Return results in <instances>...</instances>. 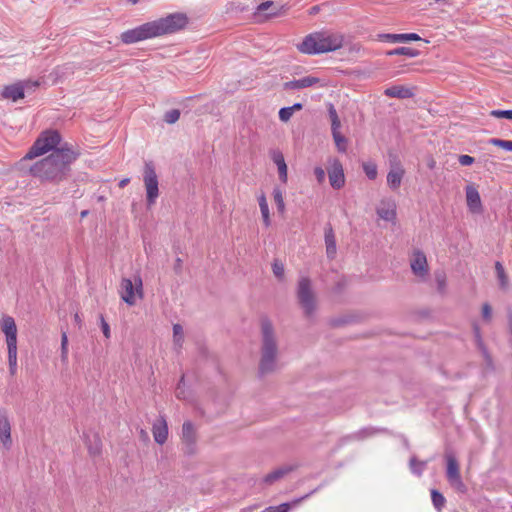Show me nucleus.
Returning a JSON list of instances; mask_svg holds the SVG:
<instances>
[{
    "instance_id": "nucleus-14",
    "label": "nucleus",
    "mask_w": 512,
    "mask_h": 512,
    "mask_svg": "<svg viewBox=\"0 0 512 512\" xmlns=\"http://www.w3.org/2000/svg\"><path fill=\"white\" fill-rule=\"evenodd\" d=\"M379 218L394 222L396 219V202L392 197L383 198L376 208Z\"/></svg>"
},
{
    "instance_id": "nucleus-57",
    "label": "nucleus",
    "mask_w": 512,
    "mask_h": 512,
    "mask_svg": "<svg viewBox=\"0 0 512 512\" xmlns=\"http://www.w3.org/2000/svg\"><path fill=\"white\" fill-rule=\"evenodd\" d=\"M294 113L295 111H299L303 108V105L301 103H295L292 106H289Z\"/></svg>"
},
{
    "instance_id": "nucleus-12",
    "label": "nucleus",
    "mask_w": 512,
    "mask_h": 512,
    "mask_svg": "<svg viewBox=\"0 0 512 512\" xmlns=\"http://www.w3.org/2000/svg\"><path fill=\"white\" fill-rule=\"evenodd\" d=\"M465 194L468 210L473 214H481L483 212L482 201L474 184L465 187Z\"/></svg>"
},
{
    "instance_id": "nucleus-59",
    "label": "nucleus",
    "mask_w": 512,
    "mask_h": 512,
    "mask_svg": "<svg viewBox=\"0 0 512 512\" xmlns=\"http://www.w3.org/2000/svg\"><path fill=\"white\" fill-rule=\"evenodd\" d=\"M140 0H128V2L132 5H135L139 2Z\"/></svg>"
},
{
    "instance_id": "nucleus-21",
    "label": "nucleus",
    "mask_w": 512,
    "mask_h": 512,
    "mask_svg": "<svg viewBox=\"0 0 512 512\" xmlns=\"http://www.w3.org/2000/svg\"><path fill=\"white\" fill-rule=\"evenodd\" d=\"M154 440L158 444H164L168 437V426L165 418L160 416V418L153 424L152 428Z\"/></svg>"
},
{
    "instance_id": "nucleus-64",
    "label": "nucleus",
    "mask_w": 512,
    "mask_h": 512,
    "mask_svg": "<svg viewBox=\"0 0 512 512\" xmlns=\"http://www.w3.org/2000/svg\"><path fill=\"white\" fill-rule=\"evenodd\" d=\"M144 434H145V431L141 430V436H144Z\"/></svg>"
},
{
    "instance_id": "nucleus-9",
    "label": "nucleus",
    "mask_w": 512,
    "mask_h": 512,
    "mask_svg": "<svg viewBox=\"0 0 512 512\" xmlns=\"http://www.w3.org/2000/svg\"><path fill=\"white\" fill-rule=\"evenodd\" d=\"M39 85L38 82L23 81L17 82L11 85H7L2 90V97L4 99L12 100L13 102L24 98L25 91L36 88Z\"/></svg>"
},
{
    "instance_id": "nucleus-23",
    "label": "nucleus",
    "mask_w": 512,
    "mask_h": 512,
    "mask_svg": "<svg viewBox=\"0 0 512 512\" xmlns=\"http://www.w3.org/2000/svg\"><path fill=\"white\" fill-rule=\"evenodd\" d=\"M271 159L273 160V162L276 164V166L278 168L279 179L283 183H286L287 177H288V175H287L288 169H287V165H286V162H285L282 152L279 150H273L271 152Z\"/></svg>"
},
{
    "instance_id": "nucleus-45",
    "label": "nucleus",
    "mask_w": 512,
    "mask_h": 512,
    "mask_svg": "<svg viewBox=\"0 0 512 512\" xmlns=\"http://www.w3.org/2000/svg\"><path fill=\"white\" fill-rule=\"evenodd\" d=\"M374 431L375 430L371 427L363 428L360 431H358L357 433H354V440L355 439L363 440V439L369 437L370 435H372L374 433Z\"/></svg>"
},
{
    "instance_id": "nucleus-43",
    "label": "nucleus",
    "mask_w": 512,
    "mask_h": 512,
    "mask_svg": "<svg viewBox=\"0 0 512 512\" xmlns=\"http://www.w3.org/2000/svg\"><path fill=\"white\" fill-rule=\"evenodd\" d=\"M435 280L437 284V289L439 292L443 293L446 289V277L443 273H436Z\"/></svg>"
},
{
    "instance_id": "nucleus-46",
    "label": "nucleus",
    "mask_w": 512,
    "mask_h": 512,
    "mask_svg": "<svg viewBox=\"0 0 512 512\" xmlns=\"http://www.w3.org/2000/svg\"><path fill=\"white\" fill-rule=\"evenodd\" d=\"M292 115H293V112L289 106L283 107L279 110V119L282 122H288L291 119Z\"/></svg>"
},
{
    "instance_id": "nucleus-19",
    "label": "nucleus",
    "mask_w": 512,
    "mask_h": 512,
    "mask_svg": "<svg viewBox=\"0 0 512 512\" xmlns=\"http://www.w3.org/2000/svg\"><path fill=\"white\" fill-rule=\"evenodd\" d=\"M182 440L186 445V452H193V445L196 441V432L194 425L191 421H186L182 426Z\"/></svg>"
},
{
    "instance_id": "nucleus-24",
    "label": "nucleus",
    "mask_w": 512,
    "mask_h": 512,
    "mask_svg": "<svg viewBox=\"0 0 512 512\" xmlns=\"http://www.w3.org/2000/svg\"><path fill=\"white\" fill-rule=\"evenodd\" d=\"M325 246L326 255L329 259H334L337 253L335 234L330 225L325 227Z\"/></svg>"
},
{
    "instance_id": "nucleus-13",
    "label": "nucleus",
    "mask_w": 512,
    "mask_h": 512,
    "mask_svg": "<svg viewBox=\"0 0 512 512\" xmlns=\"http://www.w3.org/2000/svg\"><path fill=\"white\" fill-rule=\"evenodd\" d=\"M328 176L330 185L334 189L341 188L345 183L343 166L337 159H332L330 161V167L328 169Z\"/></svg>"
},
{
    "instance_id": "nucleus-32",
    "label": "nucleus",
    "mask_w": 512,
    "mask_h": 512,
    "mask_svg": "<svg viewBox=\"0 0 512 512\" xmlns=\"http://www.w3.org/2000/svg\"><path fill=\"white\" fill-rule=\"evenodd\" d=\"M495 270H496V274H497V278H498L500 287L505 289L508 285V278L505 273L503 265L498 261L495 263Z\"/></svg>"
},
{
    "instance_id": "nucleus-37",
    "label": "nucleus",
    "mask_w": 512,
    "mask_h": 512,
    "mask_svg": "<svg viewBox=\"0 0 512 512\" xmlns=\"http://www.w3.org/2000/svg\"><path fill=\"white\" fill-rule=\"evenodd\" d=\"M61 361L68 362V336L65 331L61 334Z\"/></svg>"
},
{
    "instance_id": "nucleus-3",
    "label": "nucleus",
    "mask_w": 512,
    "mask_h": 512,
    "mask_svg": "<svg viewBox=\"0 0 512 512\" xmlns=\"http://www.w3.org/2000/svg\"><path fill=\"white\" fill-rule=\"evenodd\" d=\"M278 342L270 319H261V358L259 373L265 375L273 372L277 367Z\"/></svg>"
},
{
    "instance_id": "nucleus-20",
    "label": "nucleus",
    "mask_w": 512,
    "mask_h": 512,
    "mask_svg": "<svg viewBox=\"0 0 512 512\" xmlns=\"http://www.w3.org/2000/svg\"><path fill=\"white\" fill-rule=\"evenodd\" d=\"M320 82V79L314 76H305L300 79L288 81L284 84L286 90H300L312 87Z\"/></svg>"
},
{
    "instance_id": "nucleus-49",
    "label": "nucleus",
    "mask_w": 512,
    "mask_h": 512,
    "mask_svg": "<svg viewBox=\"0 0 512 512\" xmlns=\"http://www.w3.org/2000/svg\"><path fill=\"white\" fill-rule=\"evenodd\" d=\"M474 161H475L474 157L467 155V154H462L458 157V162L462 166L472 165L474 163Z\"/></svg>"
},
{
    "instance_id": "nucleus-11",
    "label": "nucleus",
    "mask_w": 512,
    "mask_h": 512,
    "mask_svg": "<svg viewBox=\"0 0 512 512\" xmlns=\"http://www.w3.org/2000/svg\"><path fill=\"white\" fill-rule=\"evenodd\" d=\"M1 330L5 334L7 348L17 347V326L13 317L2 318Z\"/></svg>"
},
{
    "instance_id": "nucleus-25",
    "label": "nucleus",
    "mask_w": 512,
    "mask_h": 512,
    "mask_svg": "<svg viewBox=\"0 0 512 512\" xmlns=\"http://www.w3.org/2000/svg\"><path fill=\"white\" fill-rule=\"evenodd\" d=\"M404 173V169L400 166H395L390 169L387 174V184L392 190H396L400 187Z\"/></svg>"
},
{
    "instance_id": "nucleus-29",
    "label": "nucleus",
    "mask_w": 512,
    "mask_h": 512,
    "mask_svg": "<svg viewBox=\"0 0 512 512\" xmlns=\"http://www.w3.org/2000/svg\"><path fill=\"white\" fill-rule=\"evenodd\" d=\"M419 54V50L410 47H398L386 52L387 56L405 55L410 58L417 57Z\"/></svg>"
},
{
    "instance_id": "nucleus-58",
    "label": "nucleus",
    "mask_w": 512,
    "mask_h": 512,
    "mask_svg": "<svg viewBox=\"0 0 512 512\" xmlns=\"http://www.w3.org/2000/svg\"><path fill=\"white\" fill-rule=\"evenodd\" d=\"M129 182H130L129 178H124V179L120 180L119 187L124 188L126 185H128Z\"/></svg>"
},
{
    "instance_id": "nucleus-10",
    "label": "nucleus",
    "mask_w": 512,
    "mask_h": 512,
    "mask_svg": "<svg viewBox=\"0 0 512 512\" xmlns=\"http://www.w3.org/2000/svg\"><path fill=\"white\" fill-rule=\"evenodd\" d=\"M135 292L142 297V279L135 278L132 282L130 279L124 278L121 282V298L128 305H134L136 302Z\"/></svg>"
},
{
    "instance_id": "nucleus-38",
    "label": "nucleus",
    "mask_w": 512,
    "mask_h": 512,
    "mask_svg": "<svg viewBox=\"0 0 512 512\" xmlns=\"http://www.w3.org/2000/svg\"><path fill=\"white\" fill-rule=\"evenodd\" d=\"M94 441L93 443L92 442H88V436L85 435V440H86V444L88 446V450L90 452V454L92 455H97L100 453V449H101V442H100V439L98 438L97 435H94Z\"/></svg>"
},
{
    "instance_id": "nucleus-56",
    "label": "nucleus",
    "mask_w": 512,
    "mask_h": 512,
    "mask_svg": "<svg viewBox=\"0 0 512 512\" xmlns=\"http://www.w3.org/2000/svg\"><path fill=\"white\" fill-rule=\"evenodd\" d=\"M181 267H182V260L180 258H177L176 261H175V265H174V270L176 273H180L181 272Z\"/></svg>"
},
{
    "instance_id": "nucleus-62",
    "label": "nucleus",
    "mask_w": 512,
    "mask_h": 512,
    "mask_svg": "<svg viewBox=\"0 0 512 512\" xmlns=\"http://www.w3.org/2000/svg\"><path fill=\"white\" fill-rule=\"evenodd\" d=\"M75 321L80 322V318H79L78 314H75Z\"/></svg>"
},
{
    "instance_id": "nucleus-33",
    "label": "nucleus",
    "mask_w": 512,
    "mask_h": 512,
    "mask_svg": "<svg viewBox=\"0 0 512 512\" xmlns=\"http://www.w3.org/2000/svg\"><path fill=\"white\" fill-rule=\"evenodd\" d=\"M432 503L438 511H440L445 505V497L436 489L431 490Z\"/></svg>"
},
{
    "instance_id": "nucleus-63",
    "label": "nucleus",
    "mask_w": 512,
    "mask_h": 512,
    "mask_svg": "<svg viewBox=\"0 0 512 512\" xmlns=\"http://www.w3.org/2000/svg\"><path fill=\"white\" fill-rule=\"evenodd\" d=\"M144 434H145V431L141 430V436H144Z\"/></svg>"
},
{
    "instance_id": "nucleus-1",
    "label": "nucleus",
    "mask_w": 512,
    "mask_h": 512,
    "mask_svg": "<svg viewBox=\"0 0 512 512\" xmlns=\"http://www.w3.org/2000/svg\"><path fill=\"white\" fill-rule=\"evenodd\" d=\"M78 153L68 143L53 151L49 156L36 162L30 173L42 181L59 183L66 180L71 171V164Z\"/></svg>"
},
{
    "instance_id": "nucleus-51",
    "label": "nucleus",
    "mask_w": 512,
    "mask_h": 512,
    "mask_svg": "<svg viewBox=\"0 0 512 512\" xmlns=\"http://www.w3.org/2000/svg\"><path fill=\"white\" fill-rule=\"evenodd\" d=\"M314 174L319 183H323L325 181L326 173L322 167H316L314 169Z\"/></svg>"
},
{
    "instance_id": "nucleus-27",
    "label": "nucleus",
    "mask_w": 512,
    "mask_h": 512,
    "mask_svg": "<svg viewBox=\"0 0 512 512\" xmlns=\"http://www.w3.org/2000/svg\"><path fill=\"white\" fill-rule=\"evenodd\" d=\"M428 460H418L416 456H412L409 460V469L411 473L417 477H421L428 465Z\"/></svg>"
},
{
    "instance_id": "nucleus-17",
    "label": "nucleus",
    "mask_w": 512,
    "mask_h": 512,
    "mask_svg": "<svg viewBox=\"0 0 512 512\" xmlns=\"http://www.w3.org/2000/svg\"><path fill=\"white\" fill-rule=\"evenodd\" d=\"M379 39L381 41L390 42V43H405L410 41H419L421 37L417 33H385L379 34Z\"/></svg>"
},
{
    "instance_id": "nucleus-34",
    "label": "nucleus",
    "mask_w": 512,
    "mask_h": 512,
    "mask_svg": "<svg viewBox=\"0 0 512 512\" xmlns=\"http://www.w3.org/2000/svg\"><path fill=\"white\" fill-rule=\"evenodd\" d=\"M173 339L175 346L181 348L182 343L184 341V332L180 324L173 325Z\"/></svg>"
},
{
    "instance_id": "nucleus-22",
    "label": "nucleus",
    "mask_w": 512,
    "mask_h": 512,
    "mask_svg": "<svg viewBox=\"0 0 512 512\" xmlns=\"http://www.w3.org/2000/svg\"><path fill=\"white\" fill-rule=\"evenodd\" d=\"M384 94L387 97L398 99H408L414 96L413 89L402 85L388 87L385 89Z\"/></svg>"
},
{
    "instance_id": "nucleus-28",
    "label": "nucleus",
    "mask_w": 512,
    "mask_h": 512,
    "mask_svg": "<svg viewBox=\"0 0 512 512\" xmlns=\"http://www.w3.org/2000/svg\"><path fill=\"white\" fill-rule=\"evenodd\" d=\"M315 491H317V489L313 490L311 493H309L299 499H296L295 501H293L291 503H282L276 507L270 506V507L266 508L263 512H288L292 506H295V505L299 504L302 500L307 499Z\"/></svg>"
},
{
    "instance_id": "nucleus-36",
    "label": "nucleus",
    "mask_w": 512,
    "mask_h": 512,
    "mask_svg": "<svg viewBox=\"0 0 512 512\" xmlns=\"http://www.w3.org/2000/svg\"><path fill=\"white\" fill-rule=\"evenodd\" d=\"M273 197L279 212L283 213L285 210V203L283 198V192L280 188H274Z\"/></svg>"
},
{
    "instance_id": "nucleus-15",
    "label": "nucleus",
    "mask_w": 512,
    "mask_h": 512,
    "mask_svg": "<svg viewBox=\"0 0 512 512\" xmlns=\"http://www.w3.org/2000/svg\"><path fill=\"white\" fill-rule=\"evenodd\" d=\"M410 267L414 275L419 278H424L428 275L427 258L421 250H415L413 258L410 262Z\"/></svg>"
},
{
    "instance_id": "nucleus-52",
    "label": "nucleus",
    "mask_w": 512,
    "mask_h": 512,
    "mask_svg": "<svg viewBox=\"0 0 512 512\" xmlns=\"http://www.w3.org/2000/svg\"><path fill=\"white\" fill-rule=\"evenodd\" d=\"M492 314V308L488 303H485L482 307V317L485 320H490Z\"/></svg>"
},
{
    "instance_id": "nucleus-53",
    "label": "nucleus",
    "mask_w": 512,
    "mask_h": 512,
    "mask_svg": "<svg viewBox=\"0 0 512 512\" xmlns=\"http://www.w3.org/2000/svg\"><path fill=\"white\" fill-rule=\"evenodd\" d=\"M346 285H347L346 280H339L334 287V292L340 293Z\"/></svg>"
},
{
    "instance_id": "nucleus-54",
    "label": "nucleus",
    "mask_w": 512,
    "mask_h": 512,
    "mask_svg": "<svg viewBox=\"0 0 512 512\" xmlns=\"http://www.w3.org/2000/svg\"><path fill=\"white\" fill-rule=\"evenodd\" d=\"M331 128H332V134L335 133V132H339V128H340V120H339V117L336 118V120H333L331 122Z\"/></svg>"
},
{
    "instance_id": "nucleus-7",
    "label": "nucleus",
    "mask_w": 512,
    "mask_h": 512,
    "mask_svg": "<svg viewBox=\"0 0 512 512\" xmlns=\"http://www.w3.org/2000/svg\"><path fill=\"white\" fill-rule=\"evenodd\" d=\"M143 182L146 189L147 204L148 206H152L159 196L158 177L152 162L145 163Z\"/></svg>"
},
{
    "instance_id": "nucleus-48",
    "label": "nucleus",
    "mask_w": 512,
    "mask_h": 512,
    "mask_svg": "<svg viewBox=\"0 0 512 512\" xmlns=\"http://www.w3.org/2000/svg\"><path fill=\"white\" fill-rule=\"evenodd\" d=\"M175 395L178 399H186L184 391V377L182 376L175 390Z\"/></svg>"
},
{
    "instance_id": "nucleus-31",
    "label": "nucleus",
    "mask_w": 512,
    "mask_h": 512,
    "mask_svg": "<svg viewBox=\"0 0 512 512\" xmlns=\"http://www.w3.org/2000/svg\"><path fill=\"white\" fill-rule=\"evenodd\" d=\"M9 372L12 376L17 373V347L7 348Z\"/></svg>"
},
{
    "instance_id": "nucleus-47",
    "label": "nucleus",
    "mask_w": 512,
    "mask_h": 512,
    "mask_svg": "<svg viewBox=\"0 0 512 512\" xmlns=\"http://www.w3.org/2000/svg\"><path fill=\"white\" fill-rule=\"evenodd\" d=\"M272 270L278 279H282L284 277V266L282 263H279L278 261H275L272 265Z\"/></svg>"
},
{
    "instance_id": "nucleus-40",
    "label": "nucleus",
    "mask_w": 512,
    "mask_h": 512,
    "mask_svg": "<svg viewBox=\"0 0 512 512\" xmlns=\"http://www.w3.org/2000/svg\"><path fill=\"white\" fill-rule=\"evenodd\" d=\"M180 118V111L178 109H172L165 113L164 120L168 124H174Z\"/></svg>"
},
{
    "instance_id": "nucleus-18",
    "label": "nucleus",
    "mask_w": 512,
    "mask_h": 512,
    "mask_svg": "<svg viewBox=\"0 0 512 512\" xmlns=\"http://www.w3.org/2000/svg\"><path fill=\"white\" fill-rule=\"evenodd\" d=\"M297 467L298 466L296 464H284L268 473L264 477V482L266 484H273L284 478L290 472L294 471Z\"/></svg>"
},
{
    "instance_id": "nucleus-6",
    "label": "nucleus",
    "mask_w": 512,
    "mask_h": 512,
    "mask_svg": "<svg viewBox=\"0 0 512 512\" xmlns=\"http://www.w3.org/2000/svg\"><path fill=\"white\" fill-rule=\"evenodd\" d=\"M63 145L64 143H61V135L57 130H46L34 142L25 159H33L49 151L53 152Z\"/></svg>"
},
{
    "instance_id": "nucleus-50",
    "label": "nucleus",
    "mask_w": 512,
    "mask_h": 512,
    "mask_svg": "<svg viewBox=\"0 0 512 512\" xmlns=\"http://www.w3.org/2000/svg\"><path fill=\"white\" fill-rule=\"evenodd\" d=\"M100 323H101V330L103 332V335L109 339L110 336H111V331H110V326L109 324L105 321L104 317L101 315L100 316Z\"/></svg>"
},
{
    "instance_id": "nucleus-61",
    "label": "nucleus",
    "mask_w": 512,
    "mask_h": 512,
    "mask_svg": "<svg viewBox=\"0 0 512 512\" xmlns=\"http://www.w3.org/2000/svg\"><path fill=\"white\" fill-rule=\"evenodd\" d=\"M87 214H88V211H86V210H85V211H82V212H81V217H85Z\"/></svg>"
},
{
    "instance_id": "nucleus-44",
    "label": "nucleus",
    "mask_w": 512,
    "mask_h": 512,
    "mask_svg": "<svg viewBox=\"0 0 512 512\" xmlns=\"http://www.w3.org/2000/svg\"><path fill=\"white\" fill-rule=\"evenodd\" d=\"M473 333H474V337H475V341L477 343V346L485 352L483 340H482V337H481L480 328H479L477 323L473 324Z\"/></svg>"
},
{
    "instance_id": "nucleus-42",
    "label": "nucleus",
    "mask_w": 512,
    "mask_h": 512,
    "mask_svg": "<svg viewBox=\"0 0 512 512\" xmlns=\"http://www.w3.org/2000/svg\"><path fill=\"white\" fill-rule=\"evenodd\" d=\"M333 138H334L335 144L337 146V149L339 151H345L346 139L341 135V133L340 132L333 133Z\"/></svg>"
},
{
    "instance_id": "nucleus-35",
    "label": "nucleus",
    "mask_w": 512,
    "mask_h": 512,
    "mask_svg": "<svg viewBox=\"0 0 512 512\" xmlns=\"http://www.w3.org/2000/svg\"><path fill=\"white\" fill-rule=\"evenodd\" d=\"M362 166L368 179L374 180L377 177V165L373 161L364 162Z\"/></svg>"
},
{
    "instance_id": "nucleus-60",
    "label": "nucleus",
    "mask_w": 512,
    "mask_h": 512,
    "mask_svg": "<svg viewBox=\"0 0 512 512\" xmlns=\"http://www.w3.org/2000/svg\"><path fill=\"white\" fill-rule=\"evenodd\" d=\"M317 10H318V8H317V7H313V8L311 9V14L316 13V12H317Z\"/></svg>"
},
{
    "instance_id": "nucleus-16",
    "label": "nucleus",
    "mask_w": 512,
    "mask_h": 512,
    "mask_svg": "<svg viewBox=\"0 0 512 512\" xmlns=\"http://www.w3.org/2000/svg\"><path fill=\"white\" fill-rule=\"evenodd\" d=\"M0 441L7 449L12 445L11 424L7 411L4 409H0Z\"/></svg>"
},
{
    "instance_id": "nucleus-55",
    "label": "nucleus",
    "mask_w": 512,
    "mask_h": 512,
    "mask_svg": "<svg viewBox=\"0 0 512 512\" xmlns=\"http://www.w3.org/2000/svg\"><path fill=\"white\" fill-rule=\"evenodd\" d=\"M329 116H330L331 122L333 120H336V118H338L337 112H336L335 108L332 105L329 108Z\"/></svg>"
},
{
    "instance_id": "nucleus-8",
    "label": "nucleus",
    "mask_w": 512,
    "mask_h": 512,
    "mask_svg": "<svg viewBox=\"0 0 512 512\" xmlns=\"http://www.w3.org/2000/svg\"><path fill=\"white\" fill-rule=\"evenodd\" d=\"M446 460V477L448 482L453 486L457 491L465 492L466 486L462 481L459 464L455 457V455L451 451H447L445 453Z\"/></svg>"
},
{
    "instance_id": "nucleus-26",
    "label": "nucleus",
    "mask_w": 512,
    "mask_h": 512,
    "mask_svg": "<svg viewBox=\"0 0 512 512\" xmlns=\"http://www.w3.org/2000/svg\"><path fill=\"white\" fill-rule=\"evenodd\" d=\"M280 13V7L276 6L273 1H265L257 6V17H260L261 14H265V18L271 16H277Z\"/></svg>"
},
{
    "instance_id": "nucleus-5",
    "label": "nucleus",
    "mask_w": 512,
    "mask_h": 512,
    "mask_svg": "<svg viewBox=\"0 0 512 512\" xmlns=\"http://www.w3.org/2000/svg\"><path fill=\"white\" fill-rule=\"evenodd\" d=\"M296 297L305 319L313 322L318 310V300L313 289L312 281L308 277L302 276L299 278L296 288Z\"/></svg>"
},
{
    "instance_id": "nucleus-41",
    "label": "nucleus",
    "mask_w": 512,
    "mask_h": 512,
    "mask_svg": "<svg viewBox=\"0 0 512 512\" xmlns=\"http://www.w3.org/2000/svg\"><path fill=\"white\" fill-rule=\"evenodd\" d=\"M489 115L494 118H505L508 120H512V110H491Z\"/></svg>"
},
{
    "instance_id": "nucleus-4",
    "label": "nucleus",
    "mask_w": 512,
    "mask_h": 512,
    "mask_svg": "<svg viewBox=\"0 0 512 512\" xmlns=\"http://www.w3.org/2000/svg\"><path fill=\"white\" fill-rule=\"evenodd\" d=\"M343 36L328 31L315 32L307 35L297 45L300 52L308 55L322 54L335 51L342 47Z\"/></svg>"
},
{
    "instance_id": "nucleus-2",
    "label": "nucleus",
    "mask_w": 512,
    "mask_h": 512,
    "mask_svg": "<svg viewBox=\"0 0 512 512\" xmlns=\"http://www.w3.org/2000/svg\"><path fill=\"white\" fill-rule=\"evenodd\" d=\"M188 24L185 13L176 12L165 17L146 22L133 29L124 31L120 38L125 44H134L147 39L176 33Z\"/></svg>"
},
{
    "instance_id": "nucleus-30",
    "label": "nucleus",
    "mask_w": 512,
    "mask_h": 512,
    "mask_svg": "<svg viewBox=\"0 0 512 512\" xmlns=\"http://www.w3.org/2000/svg\"><path fill=\"white\" fill-rule=\"evenodd\" d=\"M258 202H259V207H260L261 215L263 218V222H264L265 226L268 227L270 225V212H269V206H268V203L266 200V196L264 193H262L258 197Z\"/></svg>"
},
{
    "instance_id": "nucleus-39",
    "label": "nucleus",
    "mask_w": 512,
    "mask_h": 512,
    "mask_svg": "<svg viewBox=\"0 0 512 512\" xmlns=\"http://www.w3.org/2000/svg\"><path fill=\"white\" fill-rule=\"evenodd\" d=\"M489 143L493 146L500 147L506 151H512V140L491 138V139H489Z\"/></svg>"
}]
</instances>
